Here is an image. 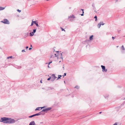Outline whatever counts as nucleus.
Here are the masks:
<instances>
[{
	"label": "nucleus",
	"mask_w": 125,
	"mask_h": 125,
	"mask_svg": "<svg viewBox=\"0 0 125 125\" xmlns=\"http://www.w3.org/2000/svg\"><path fill=\"white\" fill-rule=\"evenodd\" d=\"M62 77L61 75H58V78L60 79L61 77Z\"/></svg>",
	"instance_id": "393cba45"
},
{
	"label": "nucleus",
	"mask_w": 125,
	"mask_h": 125,
	"mask_svg": "<svg viewBox=\"0 0 125 125\" xmlns=\"http://www.w3.org/2000/svg\"><path fill=\"white\" fill-rule=\"evenodd\" d=\"M17 11H18L19 12H21V10H19V9L17 10Z\"/></svg>",
	"instance_id": "c756f323"
},
{
	"label": "nucleus",
	"mask_w": 125,
	"mask_h": 125,
	"mask_svg": "<svg viewBox=\"0 0 125 125\" xmlns=\"http://www.w3.org/2000/svg\"><path fill=\"white\" fill-rule=\"evenodd\" d=\"M35 123L34 121L31 122L29 124V125H35Z\"/></svg>",
	"instance_id": "6e6552de"
},
{
	"label": "nucleus",
	"mask_w": 125,
	"mask_h": 125,
	"mask_svg": "<svg viewBox=\"0 0 125 125\" xmlns=\"http://www.w3.org/2000/svg\"><path fill=\"white\" fill-rule=\"evenodd\" d=\"M22 52H25V50H22Z\"/></svg>",
	"instance_id": "473e14b6"
},
{
	"label": "nucleus",
	"mask_w": 125,
	"mask_h": 125,
	"mask_svg": "<svg viewBox=\"0 0 125 125\" xmlns=\"http://www.w3.org/2000/svg\"><path fill=\"white\" fill-rule=\"evenodd\" d=\"M92 6L93 7H94V4H92Z\"/></svg>",
	"instance_id": "ea45409f"
},
{
	"label": "nucleus",
	"mask_w": 125,
	"mask_h": 125,
	"mask_svg": "<svg viewBox=\"0 0 125 125\" xmlns=\"http://www.w3.org/2000/svg\"><path fill=\"white\" fill-rule=\"evenodd\" d=\"M101 26V24H100V23H99L97 25V26H98V28H100Z\"/></svg>",
	"instance_id": "2eb2a0df"
},
{
	"label": "nucleus",
	"mask_w": 125,
	"mask_h": 125,
	"mask_svg": "<svg viewBox=\"0 0 125 125\" xmlns=\"http://www.w3.org/2000/svg\"><path fill=\"white\" fill-rule=\"evenodd\" d=\"M101 67L102 69V71L103 72L104 71L106 72L107 71V69H105V67L104 66L102 65H101Z\"/></svg>",
	"instance_id": "39448f33"
},
{
	"label": "nucleus",
	"mask_w": 125,
	"mask_h": 125,
	"mask_svg": "<svg viewBox=\"0 0 125 125\" xmlns=\"http://www.w3.org/2000/svg\"><path fill=\"white\" fill-rule=\"evenodd\" d=\"M34 23L36 24V25L37 27H39V25L38 23V22H36V21H34Z\"/></svg>",
	"instance_id": "9d476101"
},
{
	"label": "nucleus",
	"mask_w": 125,
	"mask_h": 125,
	"mask_svg": "<svg viewBox=\"0 0 125 125\" xmlns=\"http://www.w3.org/2000/svg\"><path fill=\"white\" fill-rule=\"evenodd\" d=\"M42 112H44V113H45H45H46L47 112H46V110L45 109V108L44 109H43L42 110Z\"/></svg>",
	"instance_id": "dca6fc26"
},
{
	"label": "nucleus",
	"mask_w": 125,
	"mask_h": 125,
	"mask_svg": "<svg viewBox=\"0 0 125 125\" xmlns=\"http://www.w3.org/2000/svg\"><path fill=\"white\" fill-rule=\"evenodd\" d=\"M118 47V46H117L116 47Z\"/></svg>",
	"instance_id": "de8ad7c7"
},
{
	"label": "nucleus",
	"mask_w": 125,
	"mask_h": 125,
	"mask_svg": "<svg viewBox=\"0 0 125 125\" xmlns=\"http://www.w3.org/2000/svg\"><path fill=\"white\" fill-rule=\"evenodd\" d=\"M93 35H92L90 36L89 37V39L90 40H91L93 39Z\"/></svg>",
	"instance_id": "f8f14e48"
},
{
	"label": "nucleus",
	"mask_w": 125,
	"mask_h": 125,
	"mask_svg": "<svg viewBox=\"0 0 125 125\" xmlns=\"http://www.w3.org/2000/svg\"><path fill=\"white\" fill-rule=\"evenodd\" d=\"M55 56H57V55H56V54H55Z\"/></svg>",
	"instance_id": "a19ab883"
},
{
	"label": "nucleus",
	"mask_w": 125,
	"mask_h": 125,
	"mask_svg": "<svg viewBox=\"0 0 125 125\" xmlns=\"http://www.w3.org/2000/svg\"><path fill=\"white\" fill-rule=\"evenodd\" d=\"M52 62H49V63H46V64H48V65H49Z\"/></svg>",
	"instance_id": "cd10ccee"
},
{
	"label": "nucleus",
	"mask_w": 125,
	"mask_h": 125,
	"mask_svg": "<svg viewBox=\"0 0 125 125\" xmlns=\"http://www.w3.org/2000/svg\"><path fill=\"white\" fill-rule=\"evenodd\" d=\"M51 77H50L49 78L47 79V80L48 81L50 80L51 79Z\"/></svg>",
	"instance_id": "a878e982"
},
{
	"label": "nucleus",
	"mask_w": 125,
	"mask_h": 125,
	"mask_svg": "<svg viewBox=\"0 0 125 125\" xmlns=\"http://www.w3.org/2000/svg\"><path fill=\"white\" fill-rule=\"evenodd\" d=\"M56 52H59L58 51H56Z\"/></svg>",
	"instance_id": "a18cd8bd"
},
{
	"label": "nucleus",
	"mask_w": 125,
	"mask_h": 125,
	"mask_svg": "<svg viewBox=\"0 0 125 125\" xmlns=\"http://www.w3.org/2000/svg\"><path fill=\"white\" fill-rule=\"evenodd\" d=\"M94 18L95 19V21H96L97 20V17L96 16H95L94 17Z\"/></svg>",
	"instance_id": "aec40b11"
},
{
	"label": "nucleus",
	"mask_w": 125,
	"mask_h": 125,
	"mask_svg": "<svg viewBox=\"0 0 125 125\" xmlns=\"http://www.w3.org/2000/svg\"><path fill=\"white\" fill-rule=\"evenodd\" d=\"M81 10H82V11H83L82 13H84V12H83V9H81Z\"/></svg>",
	"instance_id": "2f4dec72"
},
{
	"label": "nucleus",
	"mask_w": 125,
	"mask_h": 125,
	"mask_svg": "<svg viewBox=\"0 0 125 125\" xmlns=\"http://www.w3.org/2000/svg\"><path fill=\"white\" fill-rule=\"evenodd\" d=\"M83 14V13H82V14H81V16H83V15H84V14Z\"/></svg>",
	"instance_id": "f704fd0d"
},
{
	"label": "nucleus",
	"mask_w": 125,
	"mask_h": 125,
	"mask_svg": "<svg viewBox=\"0 0 125 125\" xmlns=\"http://www.w3.org/2000/svg\"><path fill=\"white\" fill-rule=\"evenodd\" d=\"M26 49H28V46H26Z\"/></svg>",
	"instance_id": "c9c22d12"
},
{
	"label": "nucleus",
	"mask_w": 125,
	"mask_h": 125,
	"mask_svg": "<svg viewBox=\"0 0 125 125\" xmlns=\"http://www.w3.org/2000/svg\"><path fill=\"white\" fill-rule=\"evenodd\" d=\"M61 29L62 31H65V30H64V29L62 28L61 27Z\"/></svg>",
	"instance_id": "c85d7f7f"
},
{
	"label": "nucleus",
	"mask_w": 125,
	"mask_h": 125,
	"mask_svg": "<svg viewBox=\"0 0 125 125\" xmlns=\"http://www.w3.org/2000/svg\"><path fill=\"white\" fill-rule=\"evenodd\" d=\"M74 18L75 17L73 15H72L68 17V19L70 21H73Z\"/></svg>",
	"instance_id": "7ed1b4c3"
},
{
	"label": "nucleus",
	"mask_w": 125,
	"mask_h": 125,
	"mask_svg": "<svg viewBox=\"0 0 125 125\" xmlns=\"http://www.w3.org/2000/svg\"><path fill=\"white\" fill-rule=\"evenodd\" d=\"M124 99H125V98Z\"/></svg>",
	"instance_id": "3c124183"
},
{
	"label": "nucleus",
	"mask_w": 125,
	"mask_h": 125,
	"mask_svg": "<svg viewBox=\"0 0 125 125\" xmlns=\"http://www.w3.org/2000/svg\"><path fill=\"white\" fill-rule=\"evenodd\" d=\"M121 49H122V50H125V48H124V47L123 45H122V46Z\"/></svg>",
	"instance_id": "f3484780"
},
{
	"label": "nucleus",
	"mask_w": 125,
	"mask_h": 125,
	"mask_svg": "<svg viewBox=\"0 0 125 125\" xmlns=\"http://www.w3.org/2000/svg\"><path fill=\"white\" fill-rule=\"evenodd\" d=\"M36 29H33V32L34 33H35L36 31Z\"/></svg>",
	"instance_id": "4be33fe9"
},
{
	"label": "nucleus",
	"mask_w": 125,
	"mask_h": 125,
	"mask_svg": "<svg viewBox=\"0 0 125 125\" xmlns=\"http://www.w3.org/2000/svg\"><path fill=\"white\" fill-rule=\"evenodd\" d=\"M51 108H52L51 107H50L45 108V109L46 110V112H47V111H48L49 110H50L51 109Z\"/></svg>",
	"instance_id": "9b49d317"
},
{
	"label": "nucleus",
	"mask_w": 125,
	"mask_h": 125,
	"mask_svg": "<svg viewBox=\"0 0 125 125\" xmlns=\"http://www.w3.org/2000/svg\"><path fill=\"white\" fill-rule=\"evenodd\" d=\"M115 37H112V38L113 39V40H114V39H115Z\"/></svg>",
	"instance_id": "72a5a7b5"
},
{
	"label": "nucleus",
	"mask_w": 125,
	"mask_h": 125,
	"mask_svg": "<svg viewBox=\"0 0 125 125\" xmlns=\"http://www.w3.org/2000/svg\"><path fill=\"white\" fill-rule=\"evenodd\" d=\"M21 68V66L19 67L18 69H20Z\"/></svg>",
	"instance_id": "e433bc0d"
},
{
	"label": "nucleus",
	"mask_w": 125,
	"mask_h": 125,
	"mask_svg": "<svg viewBox=\"0 0 125 125\" xmlns=\"http://www.w3.org/2000/svg\"><path fill=\"white\" fill-rule=\"evenodd\" d=\"M59 78H58H58L57 79V80Z\"/></svg>",
	"instance_id": "c03bdc74"
},
{
	"label": "nucleus",
	"mask_w": 125,
	"mask_h": 125,
	"mask_svg": "<svg viewBox=\"0 0 125 125\" xmlns=\"http://www.w3.org/2000/svg\"><path fill=\"white\" fill-rule=\"evenodd\" d=\"M38 116V114L37 113L33 115H32L29 116V118H31V117H34V116Z\"/></svg>",
	"instance_id": "1a4fd4ad"
},
{
	"label": "nucleus",
	"mask_w": 125,
	"mask_h": 125,
	"mask_svg": "<svg viewBox=\"0 0 125 125\" xmlns=\"http://www.w3.org/2000/svg\"><path fill=\"white\" fill-rule=\"evenodd\" d=\"M61 62V61H60L59 62Z\"/></svg>",
	"instance_id": "09e8293b"
},
{
	"label": "nucleus",
	"mask_w": 125,
	"mask_h": 125,
	"mask_svg": "<svg viewBox=\"0 0 125 125\" xmlns=\"http://www.w3.org/2000/svg\"><path fill=\"white\" fill-rule=\"evenodd\" d=\"M48 68H50L49 66V65L48 66Z\"/></svg>",
	"instance_id": "79ce46f5"
},
{
	"label": "nucleus",
	"mask_w": 125,
	"mask_h": 125,
	"mask_svg": "<svg viewBox=\"0 0 125 125\" xmlns=\"http://www.w3.org/2000/svg\"><path fill=\"white\" fill-rule=\"evenodd\" d=\"M0 122L4 123L11 124L15 123L16 122V120L11 118L3 117L1 118Z\"/></svg>",
	"instance_id": "f257e3e1"
},
{
	"label": "nucleus",
	"mask_w": 125,
	"mask_h": 125,
	"mask_svg": "<svg viewBox=\"0 0 125 125\" xmlns=\"http://www.w3.org/2000/svg\"><path fill=\"white\" fill-rule=\"evenodd\" d=\"M101 113H102V112H100L99 113V114H101Z\"/></svg>",
	"instance_id": "37998d69"
},
{
	"label": "nucleus",
	"mask_w": 125,
	"mask_h": 125,
	"mask_svg": "<svg viewBox=\"0 0 125 125\" xmlns=\"http://www.w3.org/2000/svg\"><path fill=\"white\" fill-rule=\"evenodd\" d=\"M44 107H38L36 108V109H35V111L38 110H40L42 109V108H44Z\"/></svg>",
	"instance_id": "0eeeda50"
},
{
	"label": "nucleus",
	"mask_w": 125,
	"mask_h": 125,
	"mask_svg": "<svg viewBox=\"0 0 125 125\" xmlns=\"http://www.w3.org/2000/svg\"><path fill=\"white\" fill-rule=\"evenodd\" d=\"M74 88H77V89H78L79 88V87L78 86H76L74 87Z\"/></svg>",
	"instance_id": "6ab92c4d"
},
{
	"label": "nucleus",
	"mask_w": 125,
	"mask_h": 125,
	"mask_svg": "<svg viewBox=\"0 0 125 125\" xmlns=\"http://www.w3.org/2000/svg\"><path fill=\"white\" fill-rule=\"evenodd\" d=\"M12 56H9V57H7V58L8 59H9L10 58H12Z\"/></svg>",
	"instance_id": "b1692460"
},
{
	"label": "nucleus",
	"mask_w": 125,
	"mask_h": 125,
	"mask_svg": "<svg viewBox=\"0 0 125 125\" xmlns=\"http://www.w3.org/2000/svg\"><path fill=\"white\" fill-rule=\"evenodd\" d=\"M1 22L5 24H9V21L7 19H4L3 21H2Z\"/></svg>",
	"instance_id": "f03ea898"
},
{
	"label": "nucleus",
	"mask_w": 125,
	"mask_h": 125,
	"mask_svg": "<svg viewBox=\"0 0 125 125\" xmlns=\"http://www.w3.org/2000/svg\"><path fill=\"white\" fill-rule=\"evenodd\" d=\"M52 75L53 76L52 77L51 81L52 82H53L57 77L55 76V75L54 74H52Z\"/></svg>",
	"instance_id": "20e7f679"
},
{
	"label": "nucleus",
	"mask_w": 125,
	"mask_h": 125,
	"mask_svg": "<svg viewBox=\"0 0 125 125\" xmlns=\"http://www.w3.org/2000/svg\"><path fill=\"white\" fill-rule=\"evenodd\" d=\"M100 24H101V25H103L104 24V23H103V22L102 21L100 22Z\"/></svg>",
	"instance_id": "a211bd4d"
},
{
	"label": "nucleus",
	"mask_w": 125,
	"mask_h": 125,
	"mask_svg": "<svg viewBox=\"0 0 125 125\" xmlns=\"http://www.w3.org/2000/svg\"><path fill=\"white\" fill-rule=\"evenodd\" d=\"M34 33L33 32H31L30 33V36H33L34 35Z\"/></svg>",
	"instance_id": "ddd939ff"
},
{
	"label": "nucleus",
	"mask_w": 125,
	"mask_h": 125,
	"mask_svg": "<svg viewBox=\"0 0 125 125\" xmlns=\"http://www.w3.org/2000/svg\"><path fill=\"white\" fill-rule=\"evenodd\" d=\"M118 0H116V1H117Z\"/></svg>",
	"instance_id": "49530a36"
},
{
	"label": "nucleus",
	"mask_w": 125,
	"mask_h": 125,
	"mask_svg": "<svg viewBox=\"0 0 125 125\" xmlns=\"http://www.w3.org/2000/svg\"><path fill=\"white\" fill-rule=\"evenodd\" d=\"M37 114L38 115H43L45 114V113L43 112L42 111L41 112L39 113H38Z\"/></svg>",
	"instance_id": "423d86ee"
},
{
	"label": "nucleus",
	"mask_w": 125,
	"mask_h": 125,
	"mask_svg": "<svg viewBox=\"0 0 125 125\" xmlns=\"http://www.w3.org/2000/svg\"><path fill=\"white\" fill-rule=\"evenodd\" d=\"M63 70H64V65H63Z\"/></svg>",
	"instance_id": "4c0bfd02"
},
{
	"label": "nucleus",
	"mask_w": 125,
	"mask_h": 125,
	"mask_svg": "<svg viewBox=\"0 0 125 125\" xmlns=\"http://www.w3.org/2000/svg\"><path fill=\"white\" fill-rule=\"evenodd\" d=\"M34 21H33V20H32V22L31 25V26L33 25V23H34Z\"/></svg>",
	"instance_id": "412c9836"
},
{
	"label": "nucleus",
	"mask_w": 125,
	"mask_h": 125,
	"mask_svg": "<svg viewBox=\"0 0 125 125\" xmlns=\"http://www.w3.org/2000/svg\"><path fill=\"white\" fill-rule=\"evenodd\" d=\"M5 9V8L0 7V10H3L4 9Z\"/></svg>",
	"instance_id": "4468645a"
},
{
	"label": "nucleus",
	"mask_w": 125,
	"mask_h": 125,
	"mask_svg": "<svg viewBox=\"0 0 125 125\" xmlns=\"http://www.w3.org/2000/svg\"><path fill=\"white\" fill-rule=\"evenodd\" d=\"M32 49V45H31V47L30 48H29V50H31V49Z\"/></svg>",
	"instance_id": "bb28decb"
},
{
	"label": "nucleus",
	"mask_w": 125,
	"mask_h": 125,
	"mask_svg": "<svg viewBox=\"0 0 125 125\" xmlns=\"http://www.w3.org/2000/svg\"><path fill=\"white\" fill-rule=\"evenodd\" d=\"M60 54H61V56L60 57V58L62 59H63V57L62 56V53H60Z\"/></svg>",
	"instance_id": "5701e85b"
},
{
	"label": "nucleus",
	"mask_w": 125,
	"mask_h": 125,
	"mask_svg": "<svg viewBox=\"0 0 125 125\" xmlns=\"http://www.w3.org/2000/svg\"><path fill=\"white\" fill-rule=\"evenodd\" d=\"M66 75V73H64V75H63V77L64 76H65Z\"/></svg>",
	"instance_id": "7c9ffc66"
},
{
	"label": "nucleus",
	"mask_w": 125,
	"mask_h": 125,
	"mask_svg": "<svg viewBox=\"0 0 125 125\" xmlns=\"http://www.w3.org/2000/svg\"><path fill=\"white\" fill-rule=\"evenodd\" d=\"M40 82L41 83H42V81H40Z\"/></svg>",
	"instance_id": "58836bf2"
},
{
	"label": "nucleus",
	"mask_w": 125,
	"mask_h": 125,
	"mask_svg": "<svg viewBox=\"0 0 125 125\" xmlns=\"http://www.w3.org/2000/svg\"><path fill=\"white\" fill-rule=\"evenodd\" d=\"M64 83H65V81H64Z\"/></svg>",
	"instance_id": "8fccbe9b"
}]
</instances>
